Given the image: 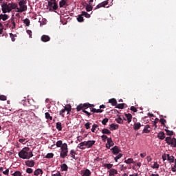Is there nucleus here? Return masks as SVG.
Here are the masks:
<instances>
[{"mask_svg": "<svg viewBox=\"0 0 176 176\" xmlns=\"http://www.w3.org/2000/svg\"><path fill=\"white\" fill-rule=\"evenodd\" d=\"M113 166V164H104V167H106L107 168H108V170H111V168H112Z\"/></svg>", "mask_w": 176, "mask_h": 176, "instance_id": "58836bf2", "label": "nucleus"}, {"mask_svg": "<svg viewBox=\"0 0 176 176\" xmlns=\"http://www.w3.org/2000/svg\"><path fill=\"white\" fill-rule=\"evenodd\" d=\"M91 112H94V113H101L103 112L102 109H96L94 108H91Z\"/></svg>", "mask_w": 176, "mask_h": 176, "instance_id": "4be33fe9", "label": "nucleus"}, {"mask_svg": "<svg viewBox=\"0 0 176 176\" xmlns=\"http://www.w3.org/2000/svg\"><path fill=\"white\" fill-rule=\"evenodd\" d=\"M98 129V130H100V129L98 128V125L94 124L93 126H92V129H91L92 133H96V129Z\"/></svg>", "mask_w": 176, "mask_h": 176, "instance_id": "72a5a7b5", "label": "nucleus"}, {"mask_svg": "<svg viewBox=\"0 0 176 176\" xmlns=\"http://www.w3.org/2000/svg\"><path fill=\"white\" fill-rule=\"evenodd\" d=\"M82 16H85L87 19H90V14L86 12H82Z\"/></svg>", "mask_w": 176, "mask_h": 176, "instance_id": "49530a36", "label": "nucleus"}, {"mask_svg": "<svg viewBox=\"0 0 176 176\" xmlns=\"http://www.w3.org/2000/svg\"><path fill=\"white\" fill-rule=\"evenodd\" d=\"M54 4V1H48V6L50 8H52L53 7V5Z\"/></svg>", "mask_w": 176, "mask_h": 176, "instance_id": "338daca9", "label": "nucleus"}, {"mask_svg": "<svg viewBox=\"0 0 176 176\" xmlns=\"http://www.w3.org/2000/svg\"><path fill=\"white\" fill-rule=\"evenodd\" d=\"M131 111H132V112H137V108H135L134 106H131Z\"/></svg>", "mask_w": 176, "mask_h": 176, "instance_id": "69168bd1", "label": "nucleus"}, {"mask_svg": "<svg viewBox=\"0 0 176 176\" xmlns=\"http://www.w3.org/2000/svg\"><path fill=\"white\" fill-rule=\"evenodd\" d=\"M52 176H61V173L60 172H53Z\"/></svg>", "mask_w": 176, "mask_h": 176, "instance_id": "6e6d98bb", "label": "nucleus"}, {"mask_svg": "<svg viewBox=\"0 0 176 176\" xmlns=\"http://www.w3.org/2000/svg\"><path fill=\"white\" fill-rule=\"evenodd\" d=\"M7 97L5 95L0 96V101H6Z\"/></svg>", "mask_w": 176, "mask_h": 176, "instance_id": "de8ad7c7", "label": "nucleus"}, {"mask_svg": "<svg viewBox=\"0 0 176 176\" xmlns=\"http://www.w3.org/2000/svg\"><path fill=\"white\" fill-rule=\"evenodd\" d=\"M166 144H168L172 148H176V139L175 138L166 137L165 138Z\"/></svg>", "mask_w": 176, "mask_h": 176, "instance_id": "39448f33", "label": "nucleus"}, {"mask_svg": "<svg viewBox=\"0 0 176 176\" xmlns=\"http://www.w3.org/2000/svg\"><path fill=\"white\" fill-rule=\"evenodd\" d=\"M56 129L58 131H61V130H63V126L60 122L56 123Z\"/></svg>", "mask_w": 176, "mask_h": 176, "instance_id": "7c9ffc66", "label": "nucleus"}, {"mask_svg": "<svg viewBox=\"0 0 176 176\" xmlns=\"http://www.w3.org/2000/svg\"><path fill=\"white\" fill-rule=\"evenodd\" d=\"M40 174H43V170L41 168H38L36 169L34 172V175L35 176H38Z\"/></svg>", "mask_w": 176, "mask_h": 176, "instance_id": "6ab92c4d", "label": "nucleus"}, {"mask_svg": "<svg viewBox=\"0 0 176 176\" xmlns=\"http://www.w3.org/2000/svg\"><path fill=\"white\" fill-rule=\"evenodd\" d=\"M64 113H65V110L64 109L60 110L59 112V115L62 116V118H64Z\"/></svg>", "mask_w": 176, "mask_h": 176, "instance_id": "4d7b16f0", "label": "nucleus"}, {"mask_svg": "<svg viewBox=\"0 0 176 176\" xmlns=\"http://www.w3.org/2000/svg\"><path fill=\"white\" fill-rule=\"evenodd\" d=\"M1 17V20H3V21H6V20H8V19H9V15L8 14H0Z\"/></svg>", "mask_w": 176, "mask_h": 176, "instance_id": "c756f323", "label": "nucleus"}, {"mask_svg": "<svg viewBox=\"0 0 176 176\" xmlns=\"http://www.w3.org/2000/svg\"><path fill=\"white\" fill-rule=\"evenodd\" d=\"M124 105H126V104L120 103L117 105L116 108H118V109H123L124 108Z\"/></svg>", "mask_w": 176, "mask_h": 176, "instance_id": "a19ab883", "label": "nucleus"}, {"mask_svg": "<svg viewBox=\"0 0 176 176\" xmlns=\"http://www.w3.org/2000/svg\"><path fill=\"white\" fill-rule=\"evenodd\" d=\"M133 129L134 130H135V131L140 130V129H141V123L140 122L135 123L133 125Z\"/></svg>", "mask_w": 176, "mask_h": 176, "instance_id": "aec40b11", "label": "nucleus"}, {"mask_svg": "<svg viewBox=\"0 0 176 176\" xmlns=\"http://www.w3.org/2000/svg\"><path fill=\"white\" fill-rule=\"evenodd\" d=\"M64 144H63V140H59L56 142V145L57 148H61Z\"/></svg>", "mask_w": 176, "mask_h": 176, "instance_id": "c9c22d12", "label": "nucleus"}, {"mask_svg": "<svg viewBox=\"0 0 176 176\" xmlns=\"http://www.w3.org/2000/svg\"><path fill=\"white\" fill-rule=\"evenodd\" d=\"M19 156L21 159H31L34 154L30 151V147H25L19 153Z\"/></svg>", "mask_w": 176, "mask_h": 176, "instance_id": "f03ea898", "label": "nucleus"}, {"mask_svg": "<svg viewBox=\"0 0 176 176\" xmlns=\"http://www.w3.org/2000/svg\"><path fill=\"white\" fill-rule=\"evenodd\" d=\"M69 154H70V157H72V159H74V160H76V159H78L75 156V155H76V151L72 149L70 151Z\"/></svg>", "mask_w": 176, "mask_h": 176, "instance_id": "ddd939ff", "label": "nucleus"}, {"mask_svg": "<svg viewBox=\"0 0 176 176\" xmlns=\"http://www.w3.org/2000/svg\"><path fill=\"white\" fill-rule=\"evenodd\" d=\"M165 131H166V135H174V131H170V130H168V129H165Z\"/></svg>", "mask_w": 176, "mask_h": 176, "instance_id": "c03bdc74", "label": "nucleus"}, {"mask_svg": "<svg viewBox=\"0 0 176 176\" xmlns=\"http://www.w3.org/2000/svg\"><path fill=\"white\" fill-rule=\"evenodd\" d=\"M109 104H111V105H113V107H116V105H118V101L115 98L109 99Z\"/></svg>", "mask_w": 176, "mask_h": 176, "instance_id": "4468645a", "label": "nucleus"}, {"mask_svg": "<svg viewBox=\"0 0 176 176\" xmlns=\"http://www.w3.org/2000/svg\"><path fill=\"white\" fill-rule=\"evenodd\" d=\"M91 175V172L89 169H86L83 173H82V176H90Z\"/></svg>", "mask_w": 176, "mask_h": 176, "instance_id": "393cba45", "label": "nucleus"}, {"mask_svg": "<svg viewBox=\"0 0 176 176\" xmlns=\"http://www.w3.org/2000/svg\"><path fill=\"white\" fill-rule=\"evenodd\" d=\"M86 10L87 12H91V10H93V7H91V6L87 5L86 6Z\"/></svg>", "mask_w": 176, "mask_h": 176, "instance_id": "603ef678", "label": "nucleus"}, {"mask_svg": "<svg viewBox=\"0 0 176 176\" xmlns=\"http://www.w3.org/2000/svg\"><path fill=\"white\" fill-rule=\"evenodd\" d=\"M61 151H68V144L64 143L60 147Z\"/></svg>", "mask_w": 176, "mask_h": 176, "instance_id": "2f4dec72", "label": "nucleus"}, {"mask_svg": "<svg viewBox=\"0 0 176 176\" xmlns=\"http://www.w3.org/2000/svg\"><path fill=\"white\" fill-rule=\"evenodd\" d=\"M77 21H78V23H82V21H83V15H82V14L78 15V16L77 17Z\"/></svg>", "mask_w": 176, "mask_h": 176, "instance_id": "4c0bfd02", "label": "nucleus"}, {"mask_svg": "<svg viewBox=\"0 0 176 176\" xmlns=\"http://www.w3.org/2000/svg\"><path fill=\"white\" fill-rule=\"evenodd\" d=\"M88 108H89V109H91V104H90V103L80 104L79 105L77 106L76 110L78 112H79V111H82V112L84 113H86V115H87V116H88V118H90V116H91V113L90 112L86 111V109H87Z\"/></svg>", "mask_w": 176, "mask_h": 176, "instance_id": "7ed1b4c3", "label": "nucleus"}, {"mask_svg": "<svg viewBox=\"0 0 176 176\" xmlns=\"http://www.w3.org/2000/svg\"><path fill=\"white\" fill-rule=\"evenodd\" d=\"M93 2H94V0H89V6H91L93 8V6H96V4H94Z\"/></svg>", "mask_w": 176, "mask_h": 176, "instance_id": "e2e57ef3", "label": "nucleus"}, {"mask_svg": "<svg viewBox=\"0 0 176 176\" xmlns=\"http://www.w3.org/2000/svg\"><path fill=\"white\" fill-rule=\"evenodd\" d=\"M116 174H118V170H116L114 168H111L109 170V176H115L116 175Z\"/></svg>", "mask_w": 176, "mask_h": 176, "instance_id": "412c9836", "label": "nucleus"}, {"mask_svg": "<svg viewBox=\"0 0 176 176\" xmlns=\"http://www.w3.org/2000/svg\"><path fill=\"white\" fill-rule=\"evenodd\" d=\"M77 148H79V149H82V151L85 150L86 148V144L85 142H80L78 144Z\"/></svg>", "mask_w": 176, "mask_h": 176, "instance_id": "f8f14e48", "label": "nucleus"}, {"mask_svg": "<svg viewBox=\"0 0 176 176\" xmlns=\"http://www.w3.org/2000/svg\"><path fill=\"white\" fill-rule=\"evenodd\" d=\"M25 163L28 167H34L35 166V162L34 160H28Z\"/></svg>", "mask_w": 176, "mask_h": 176, "instance_id": "1a4fd4ad", "label": "nucleus"}, {"mask_svg": "<svg viewBox=\"0 0 176 176\" xmlns=\"http://www.w3.org/2000/svg\"><path fill=\"white\" fill-rule=\"evenodd\" d=\"M10 36L12 42H14V41H16V38H14V37L16 36V35L13 34L12 33H10Z\"/></svg>", "mask_w": 176, "mask_h": 176, "instance_id": "864d4df0", "label": "nucleus"}, {"mask_svg": "<svg viewBox=\"0 0 176 176\" xmlns=\"http://www.w3.org/2000/svg\"><path fill=\"white\" fill-rule=\"evenodd\" d=\"M60 168L62 171H68V166L66 164L60 165Z\"/></svg>", "mask_w": 176, "mask_h": 176, "instance_id": "a878e982", "label": "nucleus"}, {"mask_svg": "<svg viewBox=\"0 0 176 176\" xmlns=\"http://www.w3.org/2000/svg\"><path fill=\"white\" fill-rule=\"evenodd\" d=\"M17 3H3L1 5V10L3 13H10L12 9H17Z\"/></svg>", "mask_w": 176, "mask_h": 176, "instance_id": "f257e3e1", "label": "nucleus"}, {"mask_svg": "<svg viewBox=\"0 0 176 176\" xmlns=\"http://www.w3.org/2000/svg\"><path fill=\"white\" fill-rule=\"evenodd\" d=\"M27 34L30 36V38H32V31L28 30L26 31Z\"/></svg>", "mask_w": 176, "mask_h": 176, "instance_id": "0e129e2a", "label": "nucleus"}, {"mask_svg": "<svg viewBox=\"0 0 176 176\" xmlns=\"http://www.w3.org/2000/svg\"><path fill=\"white\" fill-rule=\"evenodd\" d=\"M63 109L65 111H66L67 112H71V111H72V107L70 104H67L64 107Z\"/></svg>", "mask_w": 176, "mask_h": 176, "instance_id": "5701e85b", "label": "nucleus"}, {"mask_svg": "<svg viewBox=\"0 0 176 176\" xmlns=\"http://www.w3.org/2000/svg\"><path fill=\"white\" fill-rule=\"evenodd\" d=\"M160 122L163 126H166V123L167 121L164 118H161Z\"/></svg>", "mask_w": 176, "mask_h": 176, "instance_id": "8fccbe9b", "label": "nucleus"}, {"mask_svg": "<svg viewBox=\"0 0 176 176\" xmlns=\"http://www.w3.org/2000/svg\"><path fill=\"white\" fill-rule=\"evenodd\" d=\"M116 122H117V123H119L120 124H123V120L120 117H118V118H116Z\"/></svg>", "mask_w": 176, "mask_h": 176, "instance_id": "37998d69", "label": "nucleus"}, {"mask_svg": "<svg viewBox=\"0 0 176 176\" xmlns=\"http://www.w3.org/2000/svg\"><path fill=\"white\" fill-rule=\"evenodd\" d=\"M13 175L14 176H21V171H15L13 173Z\"/></svg>", "mask_w": 176, "mask_h": 176, "instance_id": "13d9d810", "label": "nucleus"}, {"mask_svg": "<svg viewBox=\"0 0 176 176\" xmlns=\"http://www.w3.org/2000/svg\"><path fill=\"white\" fill-rule=\"evenodd\" d=\"M102 134H107V135H111V131H109L108 129H103L102 130Z\"/></svg>", "mask_w": 176, "mask_h": 176, "instance_id": "cd10ccee", "label": "nucleus"}, {"mask_svg": "<svg viewBox=\"0 0 176 176\" xmlns=\"http://www.w3.org/2000/svg\"><path fill=\"white\" fill-rule=\"evenodd\" d=\"M124 163L126 164H131V163H134V160H133V158H129L124 161Z\"/></svg>", "mask_w": 176, "mask_h": 176, "instance_id": "473e14b6", "label": "nucleus"}, {"mask_svg": "<svg viewBox=\"0 0 176 176\" xmlns=\"http://www.w3.org/2000/svg\"><path fill=\"white\" fill-rule=\"evenodd\" d=\"M108 122H109V119L104 118L102 121V124H103V126H107V123H108Z\"/></svg>", "mask_w": 176, "mask_h": 176, "instance_id": "a18cd8bd", "label": "nucleus"}, {"mask_svg": "<svg viewBox=\"0 0 176 176\" xmlns=\"http://www.w3.org/2000/svg\"><path fill=\"white\" fill-rule=\"evenodd\" d=\"M52 8L54 9V10H57V9H58V6L57 5V3H56V1L54 2Z\"/></svg>", "mask_w": 176, "mask_h": 176, "instance_id": "09e8293b", "label": "nucleus"}, {"mask_svg": "<svg viewBox=\"0 0 176 176\" xmlns=\"http://www.w3.org/2000/svg\"><path fill=\"white\" fill-rule=\"evenodd\" d=\"M107 144H108L110 146H113L115 145V143H114L113 141L112 140V138H107Z\"/></svg>", "mask_w": 176, "mask_h": 176, "instance_id": "bb28decb", "label": "nucleus"}, {"mask_svg": "<svg viewBox=\"0 0 176 176\" xmlns=\"http://www.w3.org/2000/svg\"><path fill=\"white\" fill-rule=\"evenodd\" d=\"M110 130H118L119 129V124H111L109 127Z\"/></svg>", "mask_w": 176, "mask_h": 176, "instance_id": "b1692460", "label": "nucleus"}, {"mask_svg": "<svg viewBox=\"0 0 176 176\" xmlns=\"http://www.w3.org/2000/svg\"><path fill=\"white\" fill-rule=\"evenodd\" d=\"M157 137L159 138V140H164V138H166V134L164 132H160L158 133Z\"/></svg>", "mask_w": 176, "mask_h": 176, "instance_id": "dca6fc26", "label": "nucleus"}, {"mask_svg": "<svg viewBox=\"0 0 176 176\" xmlns=\"http://www.w3.org/2000/svg\"><path fill=\"white\" fill-rule=\"evenodd\" d=\"M26 173H28V174H32V173H34V169L31 168H28L26 169Z\"/></svg>", "mask_w": 176, "mask_h": 176, "instance_id": "3c124183", "label": "nucleus"}, {"mask_svg": "<svg viewBox=\"0 0 176 176\" xmlns=\"http://www.w3.org/2000/svg\"><path fill=\"white\" fill-rule=\"evenodd\" d=\"M111 151L113 153V155H119V153L122 152V151L120 150V148H119V146H115L114 147L111 148Z\"/></svg>", "mask_w": 176, "mask_h": 176, "instance_id": "0eeeda50", "label": "nucleus"}, {"mask_svg": "<svg viewBox=\"0 0 176 176\" xmlns=\"http://www.w3.org/2000/svg\"><path fill=\"white\" fill-rule=\"evenodd\" d=\"M125 116L126 118L128 123H131V120H133V116L131 113H126L125 114Z\"/></svg>", "mask_w": 176, "mask_h": 176, "instance_id": "f3484780", "label": "nucleus"}, {"mask_svg": "<svg viewBox=\"0 0 176 176\" xmlns=\"http://www.w3.org/2000/svg\"><path fill=\"white\" fill-rule=\"evenodd\" d=\"M160 165L157 162H154L153 166H152L153 168H159Z\"/></svg>", "mask_w": 176, "mask_h": 176, "instance_id": "bf43d9fd", "label": "nucleus"}, {"mask_svg": "<svg viewBox=\"0 0 176 176\" xmlns=\"http://www.w3.org/2000/svg\"><path fill=\"white\" fill-rule=\"evenodd\" d=\"M54 156V154H53L52 153H50L46 155L45 158L46 159H53Z\"/></svg>", "mask_w": 176, "mask_h": 176, "instance_id": "e433bc0d", "label": "nucleus"}, {"mask_svg": "<svg viewBox=\"0 0 176 176\" xmlns=\"http://www.w3.org/2000/svg\"><path fill=\"white\" fill-rule=\"evenodd\" d=\"M91 124V123H90V122H87L85 124V129H87V130H89V129H90V125Z\"/></svg>", "mask_w": 176, "mask_h": 176, "instance_id": "052dcab7", "label": "nucleus"}, {"mask_svg": "<svg viewBox=\"0 0 176 176\" xmlns=\"http://www.w3.org/2000/svg\"><path fill=\"white\" fill-rule=\"evenodd\" d=\"M41 41L42 42H49V41H50V36L47 35H43L41 36Z\"/></svg>", "mask_w": 176, "mask_h": 176, "instance_id": "2eb2a0df", "label": "nucleus"}, {"mask_svg": "<svg viewBox=\"0 0 176 176\" xmlns=\"http://www.w3.org/2000/svg\"><path fill=\"white\" fill-rule=\"evenodd\" d=\"M107 5H108V1H104L99 3L98 6H96L95 9H100V8H105V6H107Z\"/></svg>", "mask_w": 176, "mask_h": 176, "instance_id": "6e6552de", "label": "nucleus"}, {"mask_svg": "<svg viewBox=\"0 0 176 176\" xmlns=\"http://www.w3.org/2000/svg\"><path fill=\"white\" fill-rule=\"evenodd\" d=\"M27 140V139L25 138H23V139H19V142H20L21 144H25V141Z\"/></svg>", "mask_w": 176, "mask_h": 176, "instance_id": "680f3d73", "label": "nucleus"}, {"mask_svg": "<svg viewBox=\"0 0 176 176\" xmlns=\"http://www.w3.org/2000/svg\"><path fill=\"white\" fill-rule=\"evenodd\" d=\"M102 138V141H103L104 142H105V141H107V140H108V136L105 135H102L101 136Z\"/></svg>", "mask_w": 176, "mask_h": 176, "instance_id": "5fc2aeb1", "label": "nucleus"}, {"mask_svg": "<svg viewBox=\"0 0 176 176\" xmlns=\"http://www.w3.org/2000/svg\"><path fill=\"white\" fill-rule=\"evenodd\" d=\"M65 5H67V3L65 2V1H64V0L60 1V2H59L60 8H63L64 6H65Z\"/></svg>", "mask_w": 176, "mask_h": 176, "instance_id": "f704fd0d", "label": "nucleus"}, {"mask_svg": "<svg viewBox=\"0 0 176 176\" xmlns=\"http://www.w3.org/2000/svg\"><path fill=\"white\" fill-rule=\"evenodd\" d=\"M84 142H85V147L87 148H93V146L96 144V140H88Z\"/></svg>", "mask_w": 176, "mask_h": 176, "instance_id": "423d86ee", "label": "nucleus"}, {"mask_svg": "<svg viewBox=\"0 0 176 176\" xmlns=\"http://www.w3.org/2000/svg\"><path fill=\"white\" fill-rule=\"evenodd\" d=\"M4 175H9V169H6L5 171H3Z\"/></svg>", "mask_w": 176, "mask_h": 176, "instance_id": "774afa93", "label": "nucleus"}, {"mask_svg": "<svg viewBox=\"0 0 176 176\" xmlns=\"http://www.w3.org/2000/svg\"><path fill=\"white\" fill-rule=\"evenodd\" d=\"M45 119H47V120H53V117L52 116H50V113H49L48 112H46L45 113Z\"/></svg>", "mask_w": 176, "mask_h": 176, "instance_id": "c85d7f7f", "label": "nucleus"}, {"mask_svg": "<svg viewBox=\"0 0 176 176\" xmlns=\"http://www.w3.org/2000/svg\"><path fill=\"white\" fill-rule=\"evenodd\" d=\"M19 5L20 6V8L16 7L17 12L19 13H22V12H25L27 10V0H21L19 2Z\"/></svg>", "mask_w": 176, "mask_h": 176, "instance_id": "20e7f679", "label": "nucleus"}, {"mask_svg": "<svg viewBox=\"0 0 176 176\" xmlns=\"http://www.w3.org/2000/svg\"><path fill=\"white\" fill-rule=\"evenodd\" d=\"M167 160L169 163H174L175 162V157L173 155H170V154H166Z\"/></svg>", "mask_w": 176, "mask_h": 176, "instance_id": "9b49d317", "label": "nucleus"}, {"mask_svg": "<svg viewBox=\"0 0 176 176\" xmlns=\"http://www.w3.org/2000/svg\"><path fill=\"white\" fill-rule=\"evenodd\" d=\"M23 23L24 24H25L26 27H30V19L26 18L25 19L23 20Z\"/></svg>", "mask_w": 176, "mask_h": 176, "instance_id": "ea45409f", "label": "nucleus"}, {"mask_svg": "<svg viewBox=\"0 0 176 176\" xmlns=\"http://www.w3.org/2000/svg\"><path fill=\"white\" fill-rule=\"evenodd\" d=\"M151 129V126H149V125H146L145 126H144V129H143V131H142V133H145L146 134H148V133H149V132L151 131V129Z\"/></svg>", "mask_w": 176, "mask_h": 176, "instance_id": "a211bd4d", "label": "nucleus"}, {"mask_svg": "<svg viewBox=\"0 0 176 176\" xmlns=\"http://www.w3.org/2000/svg\"><path fill=\"white\" fill-rule=\"evenodd\" d=\"M67 156H68V151L61 150L60 153V157L62 159H65V157H67Z\"/></svg>", "mask_w": 176, "mask_h": 176, "instance_id": "9d476101", "label": "nucleus"}, {"mask_svg": "<svg viewBox=\"0 0 176 176\" xmlns=\"http://www.w3.org/2000/svg\"><path fill=\"white\" fill-rule=\"evenodd\" d=\"M123 156V154L119 153L116 157H114L115 162H118Z\"/></svg>", "mask_w": 176, "mask_h": 176, "instance_id": "79ce46f5", "label": "nucleus"}]
</instances>
